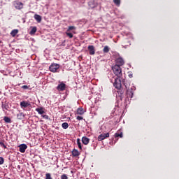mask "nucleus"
<instances>
[{
	"mask_svg": "<svg viewBox=\"0 0 179 179\" xmlns=\"http://www.w3.org/2000/svg\"><path fill=\"white\" fill-rule=\"evenodd\" d=\"M45 179H52V177L51 176V173H46Z\"/></svg>",
	"mask_w": 179,
	"mask_h": 179,
	"instance_id": "28",
	"label": "nucleus"
},
{
	"mask_svg": "<svg viewBox=\"0 0 179 179\" xmlns=\"http://www.w3.org/2000/svg\"><path fill=\"white\" fill-rule=\"evenodd\" d=\"M76 27H75V26H70L69 27L67 31H71V30H76Z\"/></svg>",
	"mask_w": 179,
	"mask_h": 179,
	"instance_id": "29",
	"label": "nucleus"
},
{
	"mask_svg": "<svg viewBox=\"0 0 179 179\" xmlns=\"http://www.w3.org/2000/svg\"><path fill=\"white\" fill-rule=\"evenodd\" d=\"M23 3L19 1H14V6L15 9H17L18 10H20V9H23Z\"/></svg>",
	"mask_w": 179,
	"mask_h": 179,
	"instance_id": "4",
	"label": "nucleus"
},
{
	"mask_svg": "<svg viewBox=\"0 0 179 179\" xmlns=\"http://www.w3.org/2000/svg\"><path fill=\"white\" fill-rule=\"evenodd\" d=\"M62 127L63 129H68L69 124H68V122H64L62 123Z\"/></svg>",
	"mask_w": 179,
	"mask_h": 179,
	"instance_id": "21",
	"label": "nucleus"
},
{
	"mask_svg": "<svg viewBox=\"0 0 179 179\" xmlns=\"http://www.w3.org/2000/svg\"><path fill=\"white\" fill-rule=\"evenodd\" d=\"M106 138H110V133L102 134L98 136V141H104Z\"/></svg>",
	"mask_w": 179,
	"mask_h": 179,
	"instance_id": "7",
	"label": "nucleus"
},
{
	"mask_svg": "<svg viewBox=\"0 0 179 179\" xmlns=\"http://www.w3.org/2000/svg\"><path fill=\"white\" fill-rule=\"evenodd\" d=\"M50 72H57L59 69V64H52L49 67Z\"/></svg>",
	"mask_w": 179,
	"mask_h": 179,
	"instance_id": "3",
	"label": "nucleus"
},
{
	"mask_svg": "<svg viewBox=\"0 0 179 179\" xmlns=\"http://www.w3.org/2000/svg\"><path fill=\"white\" fill-rule=\"evenodd\" d=\"M65 89H66V85H65L64 83H61L57 87V90H58V92H64Z\"/></svg>",
	"mask_w": 179,
	"mask_h": 179,
	"instance_id": "6",
	"label": "nucleus"
},
{
	"mask_svg": "<svg viewBox=\"0 0 179 179\" xmlns=\"http://www.w3.org/2000/svg\"><path fill=\"white\" fill-rule=\"evenodd\" d=\"M103 52L105 53V54H107L110 52V47L108 46H105L103 49Z\"/></svg>",
	"mask_w": 179,
	"mask_h": 179,
	"instance_id": "22",
	"label": "nucleus"
},
{
	"mask_svg": "<svg viewBox=\"0 0 179 179\" xmlns=\"http://www.w3.org/2000/svg\"><path fill=\"white\" fill-rule=\"evenodd\" d=\"M82 142H83V145H89V142H90V138H89L86 136H83L82 138Z\"/></svg>",
	"mask_w": 179,
	"mask_h": 179,
	"instance_id": "11",
	"label": "nucleus"
},
{
	"mask_svg": "<svg viewBox=\"0 0 179 179\" xmlns=\"http://www.w3.org/2000/svg\"><path fill=\"white\" fill-rule=\"evenodd\" d=\"M130 90H132V91L135 90V87H134V86L131 87Z\"/></svg>",
	"mask_w": 179,
	"mask_h": 179,
	"instance_id": "37",
	"label": "nucleus"
},
{
	"mask_svg": "<svg viewBox=\"0 0 179 179\" xmlns=\"http://www.w3.org/2000/svg\"><path fill=\"white\" fill-rule=\"evenodd\" d=\"M1 108L3 111H5V110H9V104H8V103H2Z\"/></svg>",
	"mask_w": 179,
	"mask_h": 179,
	"instance_id": "16",
	"label": "nucleus"
},
{
	"mask_svg": "<svg viewBox=\"0 0 179 179\" xmlns=\"http://www.w3.org/2000/svg\"><path fill=\"white\" fill-rule=\"evenodd\" d=\"M20 106L21 108H26L29 107V106H30V103L26 101H22V102H20Z\"/></svg>",
	"mask_w": 179,
	"mask_h": 179,
	"instance_id": "9",
	"label": "nucleus"
},
{
	"mask_svg": "<svg viewBox=\"0 0 179 179\" xmlns=\"http://www.w3.org/2000/svg\"><path fill=\"white\" fill-rule=\"evenodd\" d=\"M19 151L21 153H24V152H26V149H27V145L26 144H21L19 145Z\"/></svg>",
	"mask_w": 179,
	"mask_h": 179,
	"instance_id": "8",
	"label": "nucleus"
},
{
	"mask_svg": "<svg viewBox=\"0 0 179 179\" xmlns=\"http://www.w3.org/2000/svg\"><path fill=\"white\" fill-rule=\"evenodd\" d=\"M116 64L115 65H118V66H122L125 64V62L124 61V59L122 57H118L115 59Z\"/></svg>",
	"mask_w": 179,
	"mask_h": 179,
	"instance_id": "5",
	"label": "nucleus"
},
{
	"mask_svg": "<svg viewBox=\"0 0 179 179\" xmlns=\"http://www.w3.org/2000/svg\"><path fill=\"white\" fill-rule=\"evenodd\" d=\"M5 160L3 159V157H0V165L3 164V162Z\"/></svg>",
	"mask_w": 179,
	"mask_h": 179,
	"instance_id": "33",
	"label": "nucleus"
},
{
	"mask_svg": "<svg viewBox=\"0 0 179 179\" xmlns=\"http://www.w3.org/2000/svg\"><path fill=\"white\" fill-rule=\"evenodd\" d=\"M35 20H36V22H38V23H41V16L40 15L38 14H35L34 16Z\"/></svg>",
	"mask_w": 179,
	"mask_h": 179,
	"instance_id": "13",
	"label": "nucleus"
},
{
	"mask_svg": "<svg viewBox=\"0 0 179 179\" xmlns=\"http://www.w3.org/2000/svg\"><path fill=\"white\" fill-rule=\"evenodd\" d=\"M123 136V134H122V132H117L115 134V138H122Z\"/></svg>",
	"mask_w": 179,
	"mask_h": 179,
	"instance_id": "24",
	"label": "nucleus"
},
{
	"mask_svg": "<svg viewBox=\"0 0 179 179\" xmlns=\"http://www.w3.org/2000/svg\"><path fill=\"white\" fill-rule=\"evenodd\" d=\"M112 69L113 71V73L119 78H122V69L118 65H114L112 66Z\"/></svg>",
	"mask_w": 179,
	"mask_h": 179,
	"instance_id": "1",
	"label": "nucleus"
},
{
	"mask_svg": "<svg viewBox=\"0 0 179 179\" xmlns=\"http://www.w3.org/2000/svg\"><path fill=\"white\" fill-rule=\"evenodd\" d=\"M72 153V156H73V157H78V156L80 155V152H79V151L76 149H73L71 152Z\"/></svg>",
	"mask_w": 179,
	"mask_h": 179,
	"instance_id": "12",
	"label": "nucleus"
},
{
	"mask_svg": "<svg viewBox=\"0 0 179 179\" xmlns=\"http://www.w3.org/2000/svg\"><path fill=\"white\" fill-rule=\"evenodd\" d=\"M129 78H133L132 73L129 74Z\"/></svg>",
	"mask_w": 179,
	"mask_h": 179,
	"instance_id": "38",
	"label": "nucleus"
},
{
	"mask_svg": "<svg viewBox=\"0 0 179 179\" xmlns=\"http://www.w3.org/2000/svg\"><path fill=\"white\" fill-rule=\"evenodd\" d=\"M17 33H19V30L17 29H13L11 32H10V35L12 36V37H15L16 36V34H17Z\"/></svg>",
	"mask_w": 179,
	"mask_h": 179,
	"instance_id": "19",
	"label": "nucleus"
},
{
	"mask_svg": "<svg viewBox=\"0 0 179 179\" xmlns=\"http://www.w3.org/2000/svg\"><path fill=\"white\" fill-rule=\"evenodd\" d=\"M66 34L68 36V37H69V38H72L73 37V34H72V33L66 32Z\"/></svg>",
	"mask_w": 179,
	"mask_h": 179,
	"instance_id": "31",
	"label": "nucleus"
},
{
	"mask_svg": "<svg viewBox=\"0 0 179 179\" xmlns=\"http://www.w3.org/2000/svg\"><path fill=\"white\" fill-rule=\"evenodd\" d=\"M22 89L27 90V89H29V87L27 85H23L22 87Z\"/></svg>",
	"mask_w": 179,
	"mask_h": 179,
	"instance_id": "35",
	"label": "nucleus"
},
{
	"mask_svg": "<svg viewBox=\"0 0 179 179\" xmlns=\"http://www.w3.org/2000/svg\"><path fill=\"white\" fill-rule=\"evenodd\" d=\"M43 118H45V120H48V115H42Z\"/></svg>",
	"mask_w": 179,
	"mask_h": 179,
	"instance_id": "36",
	"label": "nucleus"
},
{
	"mask_svg": "<svg viewBox=\"0 0 179 179\" xmlns=\"http://www.w3.org/2000/svg\"><path fill=\"white\" fill-rule=\"evenodd\" d=\"M8 179H10V178H8Z\"/></svg>",
	"mask_w": 179,
	"mask_h": 179,
	"instance_id": "40",
	"label": "nucleus"
},
{
	"mask_svg": "<svg viewBox=\"0 0 179 179\" xmlns=\"http://www.w3.org/2000/svg\"><path fill=\"white\" fill-rule=\"evenodd\" d=\"M61 179H68V175L64 173L60 176Z\"/></svg>",
	"mask_w": 179,
	"mask_h": 179,
	"instance_id": "30",
	"label": "nucleus"
},
{
	"mask_svg": "<svg viewBox=\"0 0 179 179\" xmlns=\"http://www.w3.org/2000/svg\"><path fill=\"white\" fill-rule=\"evenodd\" d=\"M3 121L7 124H10V122H12V120H10V118L8 116H5L3 117Z\"/></svg>",
	"mask_w": 179,
	"mask_h": 179,
	"instance_id": "18",
	"label": "nucleus"
},
{
	"mask_svg": "<svg viewBox=\"0 0 179 179\" xmlns=\"http://www.w3.org/2000/svg\"><path fill=\"white\" fill-rule=\"evenodd\" d=\"M76 120H78V121H81V120H83V117H82V116H77Z\"/></svg>",
	"mask_w": 179,
	"mask_h": 179,
	"instance_id": "34",
	"label": "nucleus"
},
{
	"mask_svg": "<svg viewBox=\"0 0 179 179\" xmlns=\"http://www.w3.org/2000/svg\"><path fill=\"white\" fill-rule=\"evenodd\" d=\"M121 79H122V77L121 78H115V81L113 83V86L115 87V89H117V90H120L121 87H122V84H121Z\"/></svg>",
	"mask_w": 179,
	"mask_h": 179,
	"instance_id": "2",
	"label": "nucleus"
},
{
	"mask_svg": "<svg viewBox=\"0 0 179 179\" xmlns=\"http://www.w3.org/2000/svg\"><path fill=\"white\" fill-rule=\"evenodd\" d=\"M36 31H37V27H34L31 29V31H30V32H29V34H31V35L36 34Z\"/></svg>",
	"mask_w": 179,
	"mask_h": 179,
	"instance_id": "20",
	"label": "nucleus"
},
{
	"mask_svg": "<svg viewBox=\"0 0 179 179\" xmlns=\"http://www.w3.org/2000/svg\"><path fill=\"white\" fill-rule=\"evenodd\" d=\"M113 2L117 6H120V5H121V0H113Z\"/></svg>",
	"mask_w": 179,
	"mask_h": 179,
	"instance_id": "26",
	"label": "nucleus"
},
{
	"mask_svg": "<svg viewBox=\"0 0 179 179\" xmlns=\"http://www.w3.org/2000/svg\"><path fill=\"white\" fill-rule=\"evenodd\" d=\"M17 117L20 118V120H23V118H24V114L23 113H20L17 115Z\"/></svg>",
	"mask_w": 179,
	"mask_h": 179,
	"instance_id": "27",
	"label": "nucleus"
},
{
	"mask_svg": "<svg viewBox=\"0 0 179 179\" xmlns=\"http://www.w3.org/2000/svg\"><path fill=\"white\" fill-rule=\"evenodd\" d=\"M77 114H78L79 115H83L85 114V110H83V108H78L77 109Z\"/></svg>",
	"mask_w": 179,
	"mask_h": 179,
	"instance_id": "14",
	"label": "nucleus"
},
{
	"mask_svg": "<svg viewBox=\"0 0 179 179\" xmlns=\"http://www.w3.org/2000/svg\"><path fill=\"white\" fill-rule=\"evenodd\" d=\"M88 50L90 51V55H94V54H96V51L94 50V46L89 45Z\"/></svg>",
	"mask_w": 179,
	"mask_h": 179,
	"instance_id": "10",
	"label": "nucleus"
},
{
	"mask_svg": "<svg viewBox=\"0 0 179 179\" xmlns=\"http://www.w3.org/2000/svg\"><path fill=\"white\" fill-rule=\"evenodd\" d=\"M127 94L129 97H131L132 99V97L134 96V91H132V90L127 89Z\"/></svg>",
	"mask_w": 179,
	"mask_h": 179,
	"instance_id": "15",
	"label": "nucleus"
},
{
	"mask_svg": "<svg viewBox=\"0 0 179 179\" xmlns=\"http://www.w3.org/2000/svg\"><path fill=\"white\" fill-rule=\"evenodd\" d=\"M77 145L78 148L82 150V143H80V138H77Z\"/></svg>",
	"mask_w": 179,
	"mask_h": 179,
	"instance_id": "23",
	"label": "nucleus"
},
{
	"mask_svg": "<svg viewBox=\"0 0 179 179\" xmlns=\"http://www.w3.org/2000/svg\"><path fill=\"white\" fill-rule=\"evenodd\" d=\"M4 142L5 141H0V146L1 148H4V149H6L7 147H6V145H5Z\"/></svg>",
	"mask_w": 179,
	"mask_h": 179,
	"instance_id": "25",
	"label": "nucleus"
},
{
	"mask_svg": "<svg viewBox=\"0 0 179 179\" xmlns=\"http://www.w3.org/2000/svg\"><path fill=\"white\" fill-rule=\"evenodd\" d=\"M0 44H1V41H0Z\"/></svg>",
	"mask_w": 179,
	"mask_h": 179,
	"instance_id": "39",
	"label": "nucleus"
},
{
	"mask_svg": "<svg viewBox=\"0 0 179 179\" xmlns=\"http://www.w3.org/2000/svg\"><path fill=\"white\" fill-rule=\"evenodd\" d=\"M36 111L40 114L41 115H43V114H44L45 112L44 111V108H38L36 109Z\"/></svg>",
	"mask_w": 179,
	"mask_h": 179,
	"instance_id": "17",
	"label": "nucleus"
},
{
	"mask_svg": "<svg viewBox=\"0 0 179 179\" xmlns=\"http://www.w3.org/2000/svg\"><path fill=\"white\" fill-rule=\"evenodd\" d=\"M122 83L125 86L126 89H128V84H127V80H125V79L122 80Z\"/></svg>",
	"mask_w": 179,
	"mask_h": 179,
	"instance_id": "32",
	"label": "nucleus"
}]
</instances>
